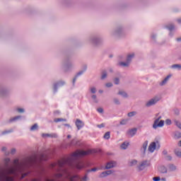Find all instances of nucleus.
<instances>
[{"label": "nucleus", "mask_w": 181, "mask_h": 181, "mask_svg": "<svg viewBox=\"0 0 181 181\" xmlns=\"http://www.w3.org/2000/svg\"><path fill=\"white\" fill-rule=\"evenodd\" d=\"M10 163L11 158H6L4 159L6 168L1 170H0V177L2 181H13V177L9 176V175L18 176L19 173L21 174V179H23V177H25V176H27L28 174H22V172H23V170H25L26 168H29V166H32L33 163H36V157H28L21 163H19V160L15 159L13 160L14 166L13 167L9 166Z\"/></svg>", "instance_id": "1"}, {"label": "nucleus", "mask_w": 181, "mask_h": 181, "mask_svg": "<svg viewBox=\"0 0 181 181\" xmlns=\"http://www.w3.org/2000/svg\"><path fill=\"white\" fill-rule=\"evenodd\" d=\"M110 36L115 39H122L126 36L124 25H119L110 32Z\"/></svg>", "instance_id": "2"}, {"label": "nucleus", "mask_w": 181, "mask_h": 181, "mask_svg": "<svg viewBox=\"0 0 181 181\" xmlns=\"http://www.w3.org/2000/svg\"><path fill=\"white\" fill-rule=\"evenodd\" d=\"M160 149V143L158 141H153L149 144L148 151L151 153H153L155 151H159Z\"/></svg>", "instance_id": "3"}, {"label": "nucleus", "mask_w": 181, "mask_h": 181, "mask_svg": "<svg viewBox=\"0 0 181 181\" xmlns=\"http://www.w3.org/2000/svg\"><path fill=\"white\" fill-rule=\"evenodd\" d=\"M151 166V160H144L139 163V164L137 165V169L139 170V172L142 170H145L147 168H149Z\"/></svg>", "instance_id": "4"}, {"label": "nucleus", "mask_w": 181, "mask_h": 181, "mask_svg": "<svg viewBox=\"0 0 181 181\" xmlns=\"http://www.w3.org/2000/svg\"><path fill=\"white\" fill-rule=\"evenodd\" d=\"M62 69L65 73H69V71H71L72 69H74V64L70 61L64 62L62 64Z\"/></svg>", "instance_id": "5"}, {"label": "nucleus", "mask_w": 181, "mask_h": 181, "mask_svg": "<svg viewBox=\"0 0 181 181\" xmlns=\"http://www.w3.org/2000/svg\"><path fill=\"white\" fill-rule=\"evenodd\" d=\"M159 101H160V97L158 95L154 96L153 98L150 99L146 103V107H149L153 105H156Z\"/></svg>", "instance_id": "6"}, {"label": "nucleus", "mask_w": 181, "mask_h": 181, "mask_svg": "<svg viewBox=\"0 0 181 181\" xmlns=\"http://www.w3.org/2000/svg\"><path fill=\"white\" fill-rule=\"evenodd\" d=\"M172 76H173L172 74H169L161 81L158 82L160 87H164V86H166V84H168L170 81V78H172Z\"/></svg>", "instance_id": "7"}, {"label": "nucleus", "mask_w": 181, "mask_h": 181, "mask_svg": "<svg viewBox=\"0 0 181 181\" xmlns=\"http://www.w3.org/2000/svg\"><path fill=\"white\" fill-rule=\"evenodd\" d=\"M66 85V81H59L53 85V93H57V90L60 88V87H63V86Z\"/></svg>", "instance_id": "8"}, {"label": "nucleus", "mask_w": 181, "mask_h": 181, "mask_svg": "<svg viewBox=\"0 0 181 181\" xmlns=\"http://www.w3.org/2000/svg\"><path fill=\"white\" fill-rule=\"evenodd\" d=\"M9 93H11V90L9 88L6 86L0 87V96L1 97H6L9 95Z\"/></svg>", "instance_id": "9"}, {"label": "nucleus", "mask_w": 181, "mask_h": 181, "mask_svg": "<svg viewBox=\"0 0 181 181\" xmlns=\"http://www.w3.org/2000/svg\"><path fill=\"white\" fill-rule=\"evenodd\" d=\"M153 129H158V128H163L165 127V120H160V122L153 121Z\"/></svg>", "instance_id": "10"}, {"label": "nucleus", "mask_w": 181, "mask_h": 181, "mask_svg": "<svg viewBox=\"0 0 181 181\" xmlns=\"http://www.w3.org/2000/svg\"><path fill=\"white\" fill-rule=\"evenodd\" d=\"M112 168H117V162L114 160L109 161L106 163L105 168H102L103 170L105 169H112Z\"/></svg>", "instance_id": "11"}, {"label": "nucleus", "mask_w": 181, "mask_h": 181, "mask_svg": "<svg viewBox=\"0 0 181 181\" xmlns=\"http://www.w3.org/2000/svg\"><path fill=\"white\" fill-rule=\"evenodd\" d=\"M90 42L91 43H93V45H100V43H101V42H103V39H101L100 37L94 36V37H91L90 38Z\"/></svg>", "instance_id": "12"}, {"label": "nucleus", "mask_w": 181, "mask_h": 181, "mask_svg": "<svg viewBox=\"0 0 181 181\" xmlns=\"http://www.w3.org/2000/svg\"><path fill=\"white\" fill-rule=\"evenodd\" d=\"M137 131L138 129L136 128H133V129H129L127 134L129 136L132 138L133 136H135V135H136Z\"/></svg>", "instance_id": "13"}, {"label": "nucleus", "mask_w": 181, "mask_h": 181, "mask_svg": "<svg viewBox=\"0 0 181 181\" xmlns=\"http://www.w3.org/2000/svg\"><path fill=\"white\" fill-rule=\"evenodd\" d=\"M75 124L78 131H80V129L81 128H83V127H84V122H83V121L80 120V119H76Z\"/></svg>", "instance_id": "14"}, {"label": "nucleus", "mask_w": 181, "mask_h": 181, "mask_svg": "<svg viewBox=\"0 0 181 181\" xmlns=\"http://www.w3.org/2000/svg\"><path fill=\"white\" fill-rule=\"evenodd\" d=\"M134 57H135V53L130 52V53L127 54V57H126V60L128 62H129V64H131V62H132V60H134Z\"/></svg>", "instance_id": "15"}, {"label": "nucleus", "mask_w": 181, "mask_h": 181, "mask_svg": "<svg viewBox=\"0 0 181 181\" xmlns=\"http://www.w3.org/2000/svg\"><path fill=\"white\" fill-rule=\"evenodd\" d=\"M42 138H57V134L52 133V134H42Z\"/></svg>", "instance_id": "16"}, {"label": "nucleus", "mask_w": 181, "mask_h": 181, "mask_svg": "<svg viewBox=\"0 0 181 181\" xmlns=\"http://www.w3.org/2000/svg\"><path fill=\"white\" fill-rule=\"evenodd\" d=\"M169 172H176L177 167L175 164H168V165Z\"/></svg>", "instance_id": "17"}, {"label": "nucleus", "mask_w": 181, "mask_h": 181, "mask_svg": "<svg viewBox=\"0 0 181 181\" xmlns=\"http://www.w3.org/2000/svg\"><path fill=\"white\" fill-rule=\"evenodd\" d=\"M128 165L130 167L136 166V165H138V161L136 159H131L129 160Z\"/></svg>", "instance_id": "18"}, {"label": "nucleus", "mask_w": 181, "mask_h": 181, "mask_svg": "<svg viewBox=\"0 0 181 181\" xmlns=\"http://www.w3.org/2000/svg\"><path fill=\"white\" fill-rule=\"evenodd\" d=\"M170 69H172V70H181V64H173L170 66Z\"/></svg>", "instance_id": "19"}, {"label": "nucleus", "mask_w": 181, "mask_h": 181, "mask_svg": "<svg viewBox=\"0 0 181 181\" xmlns=\"http://www.w3.org/2000/svg\"><path fill=\"white\" fill-rule=\"evenodd\" d=\"M165 28L168 29L170 32H173V30H176V26L175 25V24H168L165 26Z\"/></svg>", "instance_id": "20"}, {"label": "nucleus", "mask_w": 181, "mask_h": 181, "mask_svg": "<svg viewBox=\"0 0 181 181\" xmlns=\"http://www.w3.org/2000/svg\"><path fill=\"white\" fill-rule=\"evenodd\" d=\"M22 119V116L18 115V116H16L14 117H11L9 119V122H16V121H19V119Z\"/></svg>", "instance_id": "21"}, {"label": "nucleus", "mask_w": 181, "mask_h": 181, "mask_svg": "<svg viewBox=\"0 0 181 181\" xmlns=\"http://www.w3.org/2000/svg\"><path fill=\"white\" fill-rule=\"evenodd\" d=\"M175 156L177 158H181V149L180 148H176L174 150Z\"/></svg>", "instance_id": "22"}, {"label": "nucleus", "mask_w": 181, "mask_h": 181, "mask_svg": "<svg viewBox=\"0 0 181 181\" xmlns=\"http://www.w3.org/2000/svg\"><path fill=\"white\" fill-rule=\"evenodd\" d=\"M158 170L160 173H168V168L163 165L160 166Z\"/></svg>", "instance_id": "23"}, {"label": "nucleus", "mask_w": 181, "mask_h": 181, "mask_svg": "<svg viewBox=\"0 0 181 181\" xmlns=\"http://www.w3.org/2000/svg\"><path fill=\"white\" fill-rule=\"evenodd\" d=\"M113 104L115 105H121V100L118 98H113L112 99Z\"/></svg>", "instance_id": "24"}, {"label": "nucleus", "mask_w": 181, "mask_h": 181, "mask_svg": "<svg viewBox=\"0 0 181 181\" xmlns=\"http://www.w3.org/2000/svg\"><path fill=\"white\" fill-rule=\"evenodd\" d=\"M118 95H121L123 98H128V93L124 90H119Z\"/></svg>", "instance_id": "25"}, {"label": "nucleus", "mask_w": 181, "mask_h": 181, "mask_svg": "<svg viewBox=\"0 0 181 181\" xmlns=\"http://www.w3.org/2000/svg\"><path fill=\"white\" fill-rule=\"evenodd\" d=\"M173 138L174 139H180V138H181V133L180 132H174Z\"/></svg>", "instance_id": "26"}, {"label": "nucleus", "mask_w": 181, "mask_h": 181, "mask_svg": "<svg viewBox=\"0 0 181 181\" xmlns=\"http://www.w3.org/2000/svg\"><path fill=\"white\" fill-rule=\"evenodd\" d=\"M129 62H128V61L126 59V62H121L119 63V66H121V67H128V66H129Z\"/></svg>", "instance_id": "27"}, {"label": "nucleus", "mask_w": 181, "mask_h": 181, "mask_svg": "<svg viewBox=\"0 0 181 181\" xmlns=\"http://www.w3.org/2000/svg\"><path fill=\"white\" fill-rule=\"evenodd\" d=\"M39 129V125H37V123L34 124L30 128V131L34 132V131H37Z\"/></svg>", "instance_id": "28"}, {"label": "nucleus", "mask_w": 181, "mask_h": 181, "mask_svg": "<svg viewBox=\"0 0 181 181\" xmlns=\"http://www.w3.org/2000/svg\"><path fill=\"white\" fill-rule=\"evenodd\" d=\"M146 148H148V141H146L144 142L142 147H141L142 152H146Z\"/></svg>", "instance_id": "29"}, {"label": "nucleus", "mask_w": 181, "mask_h": 181, "mask_svg": "<svg viewBox=\"0 0 181 181\" xmlns=\"http://www.w3.org/2000/svg\"><path fill=\"white\" fill-rule=\"evenodd\" d=\"M107 76H108V74L107 73V71H103L100 76L101 80H105Z\"/></svg>", "instance_id": "30"}, {"label": "nucleus", "mask_w": 181, "mask_h": 181, "mask_svg": "<svg viewBox=\"0 0 181 181\" xmlns=\"http://www.w3.org/2000/svg\"><path fill=\"white\" fill-rule=\"evenodd\" d=\"M54 122H67V119L56 118L54 119Z\"/></svg>", "instance_id": "31"}, {"label": "nucleus", "mask_w": 181, "mask_h": 181, "mask_svg": "<svg viewBox=\"0 0 181 181\" xmlns=\"http://www.w3.org/2000/svg\"><path fill=\"white\" fill-rule=\"evenodd\" d=\"M128 146H129V143L128 141H124L122 145V149H127Z\"/></svg>", "instance_id": "32"}, {"label": "nucleus", "mask_w": 181, "mask_h": 181, "mask_svg": "<svg viewBox=\"0 0 181 181\" xmlns=\"http://www.w3.org/2000/svg\"><path fill=\"white\" fill-rule=\"evenodd\" d=\"M15 111L19 112V114H23V112H25V109L22 107H16Z\"/></svg>", "instance_id": "33"}, {"label": "nucleus", "mask_w": 181, "mask_h": 181, "mask_svg": "<svg viewBox=\"0 0 181 181\" xmlns=\"http://www.w3.org/2000/svg\"><path fill=\"white\" fill-rule=\"evenodd\" d=\"M104 139H110L111 138V133L110 132H107L103 136Z\"/></svg>", "instance_id": "34"}, {"label": "nucleus", "mask_w": 181, "mask_h": 181, "mask_svg": "<svg viewBox=\"0 0 181 181\" xmlns=\"http://www.w3.org/2000/svg\"><path fill=\"white\" fill-rule=\"evenodd\" d=\"M156 37H158V34L156 33H152L151 34V39L152 40H156Z\"/></svg>", "instance_id": "35"}, {"label": "nucleus", "mask_w": 181, "mask_h": 181, "mask_svg": "<svg viewBox=\"0 0 181 181\" xmlns=\"http://www.w3.org/2000/svg\"><path fill=\"white\" fill-rule=\"evenodd\" d=\"M136 111H133V112H130L127 114V116L129 117L130 118H132V117H135V115H136Z\"/></svg>", "instance_id": "36"}, {"label": "nucleus", "mask_w": 181, "mask_h": 181, "mask_svg": "<svg viewBox=\"0 0 181 181\" xmlns=\"http://www.w3.org/2000/svg\"><path fill=\"white\" fill-rule=\"evenodd\" d=\"M40 159V160H47V156L46 154H41Z\"/></svg>", "instance_id": "37"}, {"label": "nucleus", "mask_w": 181, "mask_h": 181, "mask_svg": "<svg viewBox=\"0 0 181 181\" xmlns=\"http://www.w3.org/2000/svg\"><path fill=\"white\" fill-rule=\"evenodd\" d=\"M90 91L92 94H95L97 93V88L94 86L90 88Z\"/></svg>", "instance_id": "38"}, {"label": "nucleus", "mask_w": 181, "mask_h": 181, "mask_svg": "<svg viewBox=\"0 0 181 181\" xmlns=\"http://www.w3.org/2000/svg\"><path fill=\"white\" fill-rule=\"evenodd\" d=\"M91 98H92L93 103H98V99H97V95H93L91 96Z\"/></svg>", "instance_id": "39"}, {"label": "nucleus", "mask_w": 181, "mask_h": 181, "mask_svg": "<svg viewBox=\"0 0 181 181\" xmlns=\"http://www.w3.org/2000/svg\"><path fill=\"white\" fill-rule=\"evenodd\" d=\"M83 74H84V71H82V69L81 71H79L75 76L76 77H80V76H83Z\"/></svg>", "instance_id": "40"}, {"label": "nucleus", "mask_w": 181, "mask_h": 181, "mask_svg": "<svg viewBox=\"0 0 181 181\" xmlns=\"http://www.w3.org/2000/svg\"><path fill=\"white\" fill-rule=\"evenodd\" d=\"M165 122V124L167 125H172V120L170 119H167L165 121H164V123Z\"/></svg>", "instance_id": "41"}, {"label": "nucleus", "mask_w": 181, "mask_h": 181, "mask_svg": "<svg viewBox=\"0 0 181 181\" xmlns=\"http://www.w3.org/2000/svg\"><path fill=\"white\" fill-rule=\"evenodd\" d=\"M128 123V119H123L120 122V125H127Z\"/></svg>", "instance_id": "42"}, {"label": "nucleus", "mask_w": 181, "mask_h": 181, "mask_svg": "<svg viewBox=\"0 0 181 181\" xmlns=\"http://www.w3.org/2000/svg\"><path fill=\"white\" fill-rule=\"evenodd\" d=\"M107 176L108 175H107L106 171H104L100 174V177H107Z\"/></svg>", "instance_id": "43"}, {"label": "nucleus", "mask_w": 181, "mask_h": 181, "mask_svg": "<svg viewBox=\"0 0 181 181\" xmlns=\"http://www.w3.org/2000/svg\"><path fill=\"white\" fill-rule=\"evenodd\" d=\"M1 151L2 152H5L6 156H8V155H9V153L6 152V147H2Z\"/></svg>", "instance_id": "44"}, {"label": "nucleus", "mask_w": 181, "mask_h": 181, "mask_svg": "<svg viewBox=\"0 0 181 181\" xmlns=\"http://www.w3.org/2000/svg\"><path fill=\"white\" fill-rule=\"evenodd\" d=\"M165 159H166V160H172L173 157H172V156H170V155H167V156H165Z\"/></svg>", "instance_id": "45"}, {"label": "nucleus", "mask_w": 181, "mask_h": 181, "mask_svg": "<svg viewBox=\"0 0 181 181\" xmlns=\"http://www.w3.org/2000/svg\"><path fill=\"white\" fill-rule=\"evenodd\" d=\"M11 132H12V130H5L2 132V134L5 135L6 134H11Z\"/></svg>", "instance_id": "46"}, {"label": "nucleus", "mask_w": 181, "mask_h": 181, "mask_svg": "<svg viewBox=\"0 0 181 181\" xmlns=\"http://www.w3.org/2000/svg\"><path fill=\"white\" fill-rule=\"evenodd\" d=\"M97 111L99 114H103L104 112V110L101 107L98 108Z\"/></svg>", "instance_id": "47"}, {"label": "nucleus", "mask_w": 181, "mask_h": 181, "mask_svg": "<svg viewBox=\"0 0 181 181\" xmlns=\"http://www.w3.org/2000/svg\"><path fill=\"white\" fill-rule=\"evenodd\" d=\"M159 117H160L162 119V116L160 115V113H156L154 115V119L159 118Z\"/></svg>", "instance_id": "48"}, {"label": "nucleus", "mask_w": 181, "mask_h": 181, "mask_svg": "<svg viewBox=\"0 0 181 181\" xmlns=\"http://www.w3.org/2000/svg\"><path fill=\"white\" fill-rule=\"evenodd\" d=\"M97 170H99V169L97 168H94L90 170H88V172H97Z\"/></svg>", "instance_id": "49"}, {"label": "nucleus", "mask_w": 181, "mask_h": 181, "mask_svg": "<svg viewBox=\"0 0 181 181\" xmlns=\"http://www.w3.org/2000/svg\"><path fill=\"white\" fill-rule=\"evenodd\" d=\"M106 174L107 175V176H110V175H112V173H114V171H112V170L105 171Z\"/></svg>", "instance_id": "50"}, {"label": "nucleus", "mask_w": 181, "mask_h": 181, "mask_svg": "<svg viewBox=\"0 0 181 181\" xmlns=\"http://www.w3.org/2000/svg\"><path fill=\"white\" fill-rule=\"evenodd\" d=\"M105 86H106V87H107V88H111V87H112V83H107L106 84H105Z\"/></svg>", "instance_id": "51"}, {"label": "nucleus", "mask_w": 181, "mask_h": 181, "mask_svg": "<svg viewBox=\"0 0 181 181\" xmlns=\"http://www.w3.org/2000/svg\"><path fill=\"white\" fill-rule=\"evenodd\" d=\"M97 127L98 128H104V127H105V124L102 123L100 124H98Z\"/></svg>", "instance_id": "52"}, {"label": "nucleus", "mask_w": 181, "mask_h": 181, "mask_svg": "<svg viewBox=\"0 0 181 181\" xmlns=\"http://www.w3.org/2000/svg\"><path fill=\"white\" fill-rule=\"evenodd\" d=\"M153 181H160V177H153Z\"/></svg>", "instance_id": "53"}, {"label": "nucleus", "mask_w": 181, "mask_h": 181, "mask_svg": "<svg viewBox=\"0 0 181 181\" xmlns=\"http://www.w3.org/2000/svg\"><path fill=\"white\" fill-rule=\"evenodd\" d=\"M115 84H119V78H116L115 79Z\"/></svg>", "instance_id": "54"}, {"label": "nucleus", "mask_w": 181, "mask_h": 181, "mask_svg": "<svg viewBox=\"0 0 181 181\" xmlns=\"http://www.w3.org/2000/svg\"><path fill=\"white\" fill-rule=\"evenodd\" d=\"M86 71H87V65H85L82 69V71H83V73H86Z\"/></svg>", "instance_id": "55"}, {"label": "nucleus", "mask_w": 181, "mask_h": 181, "mask_svg": "<svg viewBox=\"0 0 181 181\" xmlns=\"http://www.w3.org/2000/svg\"><path fill=\"white\" fill-rule=\"evenodd\" d=\"M88 177H87V175H85L83 178H82V181H88Z\"/></svg>", "instance_id": "56"}, {"label": "nucleus", "mask_w": 181, "mask_h": 181, "mask_svg": "<svg viewBox=\"0 0 181 181\" xmlns=\"http://www.w3.org/2000/svg\"><path fill=\"white\" fill-rule=\"evenodd\" d=\"M77 78H78L75 76V77L74 78L73 81H72L74 85L76 84V81H77Z\"/></svg>", "instance_id": "57"}, {"label": "nucleus", "mask_w": 181, "mask_h": 181, "mask_svg": "<svg viewBox=\"0 0 181 181\" xmlns=\"http://www.w3.org/2000/svg\"><path fill=\"white\" fill-rule=\"evenodd\" d=\"M16 152V149L15 148H12L11 151V155H14V153Z\"/></svg>", "instance_id": "58"}, {"label": "nucleus", "mask_w": 181, "mask_h": 181, "mask_svg": "<svg viewBox=\"0 0 181 181\" xmlns=\"http://www.w3.org/2000/svg\"><path fill=\"white\" fill-rule=\"evenodd\" d=\"M161 119H162L160 117H158V118L154 119V121H156L157 122H160Z\"/></svg>", "instance_id": "59"}, {"label": "nucleus", "mask_w": 181, "mask_h": 181, "mask_svg": "<svg viewBox=\"0 0 181 181\" xmlns=\"http://www.w3.org/2000/svg\"><path fill=\"white\" fill-rule=\"evenodd\" d=\"M163 155H165V156H168V151L164 150V151H163Z\"/></svg>", "instance_id": "60"}, {"label": "nucleus", "mask_w": 181, "mask_h": 181, "mask_svg": "<svg viewBox=\"0 0 181 181\" xmlns=\"http://www.w3.org/2000/svg\"><path fill=\"white\" fill-rule=\"evenodd\" d=\"M64 127H68V128H71V126H70V124H64Z\"/></svg>", "instance_id": "61"}, {"label": "nucleus", "mask_w": 181, "mask_h": 181, "mask_svg": "<svg viewBox=\"0 0 181 181\" xmlns=\"http://www.w3.org/2000/svg\"><path fill=\"white\" fill-rule=\"evenodd\" d=\"M169 36H170L171 37L173 36V31H170Z\"/></svg>", "instance_id": "62"}, {"label": "nucleus", "mask_w": 181, "mask_h": 181, "mask_svg": "<svg viewBox=\"0 0 181 181\" xmlns=\"http://www.w3.org/2000/svg\"><path fill=\"white\" fill-rule=\"evenodd\" d=\"M177 22L178 23H181V18L177 19Z\"/></svg>", "instance_id": "63"}, {"label": "nucleus", "mask_w": 181, "mask_h": 181, "mask_svg": "<svg viewBox=\"0 0 181 181\" xmlns=\"http://www.w3.org/2000/svg\"><path fill=\"white\" fill-rule=\"evenodd\" d=\"M177 42H181V37H178L176 39Z\"/></svg>", "instance_id": "64"}]
</instances>
